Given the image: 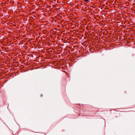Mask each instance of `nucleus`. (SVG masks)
<instances>
[{
  "label": "nucleus",
  "instance_id": "1",
  "mask_svg": "<svg viewBox=\"0 0 135 135\" xmlns=\"http://www.w3.org/2000/svg\"><path fill=\"white\" fill-rule=\"evenodd\" d=\"M84 1L85 2H89V0H84Z\"/></svg>",
  "mask_w": 135,
  "mask_h": 135
},
{
  "label": "nucleus",
  "instance_id": "2",
  "mask_svg": "<svg viewBox=\"0 0 135 135\" xmlns=\"http://www.w3.org/2000/svg\"><path fill=\"white\" fill-rule=\"evenodd\" d=\"M65 80H66V77H65Z\"/></svg>",
  "mask_w": 135,
  "mask_h": 135
}]
</instances>
